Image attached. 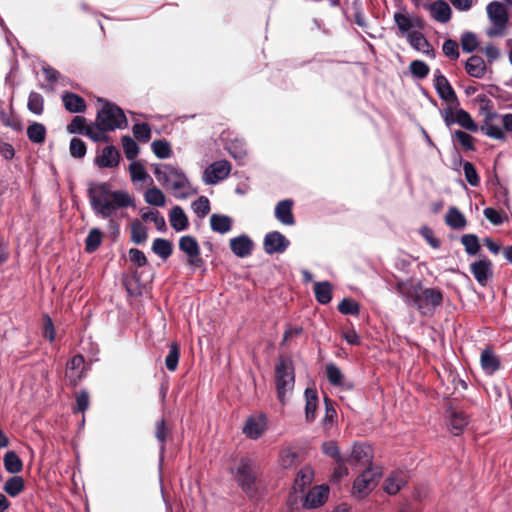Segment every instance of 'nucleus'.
<instances>
[{
	"label": "nucleus",
	"mask_w": 512,
	"mask_h": 512,
	"mask_svg": "<svg viewBox=\"0 0 512 512\" xmlns=\"http://www.w3.org/2000/svg\"><path fill=\"white\" fill-rule=\"evenodd\" d=\"M380 477L378 468H368L356 477L352 486V495L357 499H364L377 485Z\"/></svg>",
	"instance_id": "nucleus-8"
},
{
	"label": "nucleus",
	"mask_w": 512,
	"mask_h": 512,
	"mask_svg": "<svg viewBox=\"0 0 512 512\" xmlns=\"http://www.w3.org/2000/svg\"><path fill=\"white\" fill-rule=\"evenodd\" d=\"M393 18L401 35H405L406 37L413 31L423 28V21L416 16H409L407 14L397 12L394 14Z\"/></svg>",
	"instance_id": "nucleus-15"
},
{
	"label": "nucleus",
	"mask_w": 512,
	"mask_h": 512,
	"mask_svg": "<svg viewBox=\"0 0 512 512\" xmlns=\"http://www.w3.org/2000/svg\"><path fill=\"white\" fill-rule=\"evenodd\" d=\"M27 136L34 143H43L46 138V128L43 124L34 122L28 126Z\"/></svg>",
	"instance_id": "nucleus-39"
},
{
	"label": "nucleus",
	"mask_w": 512,
	"mask_h": 512,
	"mask_svg": "<svg viewBox=\"0 0 512 512\" xmlns=\"http://www.w3.org/2000/svg\"><path fill=\"white\" fill-rule=\"evenodd\" d=\"M288 246L289 241L280 232H270L264 238V250L267 254L283 253Z\"/></svg>",
	"instance_id": "nucleus-17"
},
{
	"label": "nucleus",
	"mask_w": 512,
	"mask_h": 512,
	"mask_svg": "<svg viewBox=\"0 0 512 512\" xmlns=\"http://www.w3.org/2000/svg\"><path fill=\"white\" fill-rule=\"evenodd\" d=\"M129 172L133 182H144L148 179L152 182L144 166L140 162H132L129 166Z\"/></svg>",
	"instance_id": "nucleus-47"
},
{
	"label": "nucleus",
	"mask_w": 512,
	"mask_h": 512,
	"mask_svg": "<svg viewBox=\"0 0 512 512\" xmlns=\"http://www.w3.org/2000/svg\"><path fill=\"white\" fill-rule=\"evenodd\" d=\"M297 454L291 448H283L280 452L279 462L283 468H290L296 463Z\"/></svg>",
	"instance_id": "nucleus-55"
},
{
	"label": "nucleus",
	"mask_w": 512,
	"mask_h": 512,
	"mask_svg": "<svg viewBox=\"0 0 512 512\" xmlns=\"http://www.w3.org/2000/svg\"><path fill=\"white\" fill-rule=\"evenodd\" d=\"M329 487L319 485L313 487L305 496L303 506L307 509H313L322 506L328 499Z\"/></svg>",
	"instance_id": "nucleus-16"
},
{
	"label": "nucleus",
	"mask_w": 512,
	"mask_h": 512,
	"mask_svg": "<svg viewBox=\"0 0 512 512\" xmlns=\"http://www.w3.org/2000/svg\"><path fill=\"white\" fill-rule=\"evenodd\" d=\"M4 466L5 469L12 474L19 473L23 468L21 459L13 451H9L5 454Z\"/></svg>",
	"instance_id": "nucleus-41"
},
{
	"label": "nucleus",
	"mask_w": 512,
	"mask_h": 512,
	"mask_svg": "<svg viewBox=\"0 0 512 512\" xmlns=\"http://www.w3.org/2000/svg\"><path fill=\"white\" fill-rule=\"evenodd\" d=\"M169 221L171 227L178 232L186 230L189 225L188 218L180 206H175L171 209Z\"/></svg>",
	"instance_id": "nucleus-29"
},
{
	"label": "nucleus",
	"mask_w": 512,
	"mask_h": 512,
	"mask_svg": "<svg viewBox=\"0 0 512 512\" xmlns=\"http://www.w3.org/2000/svg\"><path fill=\"white\" fill-rule=\"evenodd\" d=\"M133 134L139 141L147 142L151 138L150 126L147 123L135 124Z\"/></svg>",
	"instance_id": "nucleus-61"
},
{
	"label": "nucleus",
	"mask_w": 512,
	"mask_h": 512,
	"mask_svg": "<svg viewBox=\"0 0 512 512\" xmlns=\"http://www.w3.org/2000/svg\"><path fill=\"white\" fill-rule=\"evenodd\" d=\"M119 160V151L114 146H107L95 158V164L100 168H113L118 166Z\"/></svg>",
	"instance_id": "nucleus-20"
},
{
	"label": "nucleus",
	"mask_w": 512,
	"mask_h": 512,
	"mask_svg": "<svg viewBox=\"0 0 512 512\" xmlns=\"http://www.w3.org/2000/svg\"><path fill=\"white\" fill-rule=\"evenodd\" d=\"M483 214L494 225H500L507 219L506 214H502L491 207L485 208Z\"/></svg>",
	"instance_id": "nucleus-63"
},
{
	"label": "nucleus",
	"mask_w": 512,
	"mask_h": 512,
	"mask_svg": "<svg viewBox=\"0 0 512 512\" xmlns=\"http://www.w3.org/2000/svg\"><path fill=\"white\" fill-rule=\"evenodd\" d=\"M407 40L415 50L425 54H429L431 52L430 44L424 35L420 32V29H417L408 34Z\"/></svg>",
	"instance_id": "nucleus-31"
},
{
	"label": "nucleus",
	"mask_w": 512,
	"mask_h": 512,
	"mask_svg": "<svg viewBox=\"0 0 512 512\" xmlns=\"http://www.w3.org/2000/svg\"><path fill=\"white\" fill-rule=\"evenodd\" d=\"M86 120L82 116H75L67 126V131L71 134L86 132Z\"/></svg>",
	"instance_id": "nucleus-64"
},
{
	"label": "nucleus",
	"mask_w": 512,
	"mask_h": 512,
	"mask_svg": "<svg viewBox=\"0 0 512 512\" xmlns=\"http://www.w3.org/2000/svg\"><path fill=\"white\" fill-rule=\"evenodd\" d=\"M373 450L367 444H355L346 457L347 463L353 469H368L372 466Z\"/></svg>",
	"instance_id": "nucleus-9"
},
{
	"label": "nucleus",
	"mask_w": 512,
	"mask_h": 512,
	"mask_svg": "<svg viewBox=\"0 0 512 512\" xmlns=\"http://www.w3.org/2000/svg\"><path fill=\"white\" fill-rule=\"evenodd\" d=\"M478 46V40L475 34L471 32L464 33L461 37V47L464 52L471 53Z\"/></svg>",
	"instance_id": "nucleus-59"
},
{
	"label": "nucleus",
	"mask_w": 512,
	"mask_h": 512,
	"mask_svg": "<svg viewBox=\"0 0 512 512\" xmlns=\"http://www.w3.org/2000/svg\"><path fill=\"white\" fill-rule=\"evenodd\" d=\"M144 199L148 204L157 207H162L166 203V197L164 193L155 186L146 190L144 193Z\"/></svg>",
	"instance_id": "nucleus-37"
},
{
	"label": "nucleus",
	"mask_w": 512,
	"mask_h": 512,
	"mask_svg": "<svg viewBox=\"0 0 512 512\" xmlns=\"http://www.w3.org/2000/svg\"><path fill=\"white\" fill-rule=\"evenodd\" d=\"M148 238L147 228L138 220L131 224V240L135 244H142Z\"/></svg>",
	"instance_id": "nucleus-42"
},
{
	"label": "nucleus",
	"mask_w": 512,
	"mask_h": 512,
	"mask_svg": "<svg viewBox=\"0 0 512 512\" xmlns=\"http://www.w3.org/2000/svg\"><path fill=\"white\" fill-rule=\"evenodd\" d=\"M461 243L468 255L474 256L480 251L479 239L474 234H465L461 237Z\"/></svg>",
	"instance_id": "nucleus-45"
},
{
	"label": "nucleus",
	"mask_w": 512,
	"mask_h": 512,
	"mask_svg": "<svg viewBox=\"0 0 512 512\" xmlns=\"http://www.w3.org/2000/svg\"><path fill=\"white\" fill-rule=\"evenodd\" d=\"M157 181L172 191L177 199H186L197 191L191 186L185 173L178 167L171 164H159L154 168Z\"/></svg>",
	"instance_id": "nucleus-2"
},
{
	"label": "nucleus",
	"mask_w": 512,
	"mask_h": 512,
	"mask_svg": "<svg viewBox=\"0 0 512 512\" xmlns=\"http://www.w3.org/2000/svg\"><path fill=\"white\" fill-rule=\"evenodd\" d=\"M316 300L321 304H328L332 299V286L329 282H316L314 284Z\"/></svg>",
	"instance_id": "nucleus-34"
},
{
	"label": "nucleus",
	"mask_w": 512,
	"mask_h": 512,
	"mask_svg": "<svg viewBox=\"0 0 512 512\" xmlns=\"http://www.w3.org/2000/svg\"><path fill=\"white\" fill-rule=\"evenodd\" d=\"M267 428V420L264 414L252 415L247 418L243 433L250 439L260 438Z\"/></svg>",
	"instance_id": "nucleus-14"
},
{
	"label": "nucleus",
	"mask_w": 512,
	"mask_h": 512,
	"mask_svg": "<svg viewBox=\"0 0 512 512\" xmlns=\"http://www.w3.org/2000/svg\"><path fill=\"white\" fill-rule=\"evenodd\" d=\"M322 451L326 456L331 457L334 461H340L342 458L346 457L340 453V450L334 441L324 442L322 445Z\"/></svg>",
	"instance_id": "nucleus-60"
},
{
	"label": "nucleus",
	"mask_w": 512,
	"mask_h": 512,
	"mask_svg": "<svg viewBox=\"0 0 512 512\" xmlns=\"http://www.w3.org/2000/svg\"><path fill=\"white\" fill-rule=\"evenodd\" d=\"M305 416L306 420L311 422L315 419V412L317 409L318 396L317 391L313 388H307L305 390Z\"/></svg>",
	"instance_id": "nucleus-33"
},
{
	"label": "nucleus",
	"mask_w": 512,
	"mask_h": 512,
	"mask_svg": "<svg viewBox=\"0 0 512 512\" xmlns=\"http://www.w3.org/2000/svg\"><path fill=\"white\" fill-rule=\"evenodd\" d=\"M24 487V479L20 476H13L6 481L4 490L11 497H16L24 490Z\"/></svg>",
	"instance_id": "nucleus-38"
},
{
	"label": "nucleus",
	"mask_w": 512,
	"mask_h": 512,
	"mask_svg": "<svg viewBox=\"0 0 512 512\" xmlns=\"http://www.w3.org/2000/svg\"><path fill=\"white\" fill-rule=\"evenodd\" d=\"M108 131V129H104L102 125H99V123L96 121L95 123L89 124L86 127L85 135L94 142H108L109 137L106 135V132Z\"/></svg>",
	"instance_id": "nucleus-35"
},
{
	"label": "nucleus",
	"mask_w": 512,
	"mask_h": 512,
	"mask_svg": "<svg viewBox=\"0 0 512 512\" xmlns=\"http://www.w3.org/2000/svg\"><path fill=\"white\" fill-rule=\"evenodd\" d=\"M470 268L475 280L481 286H485L492 277V263L488 259L475 261L471 264Z\"/></svg>",
	"instance_id": "nucleus-18"
},
{
	"label": "nucleus",
	"mask_w": 512,
	"mask_h": 512,
	"mask_svg": "<svg viewBox=\"0 0 512 512\" xmlns=\"http://www.w3.org/2000/svg\"><path fill=\"white\" fill-rule=\"evenodd\" d=\"M179 355L180 353L178 345L176 343H171L169 353L165 359V365L168 370H176L179 362Z\"/></svg>",
	"instance_id": "nucleus-51"
},
{
	"label": "nucleus",
	"mask_w": 512,
	"mask_h": 512,
	"mask_svg": "<svg viewBox=\"0 0 512 512\" xmlns=\"http://www.w3.org/2000/svg\"><path fill=\"white\" fill-rule=\"evenodd\" d=\"M488 19L491 23L486 31L489 37L503 36L506 33L508 12L504 5L498 1L490 2L486 7Z\"/></svg>",
	"instance_id": "nucleus-6"
},
{
	"label": "nucleus",
	"mask_w": 512,
	"mask_h": 512,
	"mask_svg": "<svg viewBox=\"0 0 512 512\" xmlns=\"http://www.w3.org/2000/svg\"><path fill=\"white\" fill-rule=\"evenodd\" d=\"M28 109L30 112L40 115L43 112L44 108V99L37 92H31L28 98Z\"/></svg>",
	"instance_id": "nucleus-49"
},
{
	"label": "nucleus",
	"mask_w": 512,
	"mask_h": 512,
	"mask_svg": "<svg viewBox=\"0 0 512 512\" xmlns=\"http://www.w3.org/2000/svg\"><path fill=\"white\" fill-rule=\"evenodd\" d=\"M87 192L94 213L110 222L119 209L133 205V199L128 192L112 190L107 183H90Z\"/></svg>",
	"instance_id": "nucleus-1"
},
{
	"label": "nucleus",
	"mask_w": 512,
	"mask_h": 512,
	"mask_svg": "<svg viewBox=\"0 0 512 512\" xmlns=\"http://www.w3.org/2000/svg\"><path fill=\"white\" fill-rule=\"evenodd\" d=\"M292 201L283 200L280 201L275 207V217L284 225H293L294 217L292 214Z\"/></svg>",
	"instance_id": "nucleus-27"
},
{
	"label": "nucleus",
	"mask_w": 512,
	"mask_h": 512,
	"mask_svg": "<svg viewBox=\"0 0 512 512\" xmlns=\"http://www.w3.org/2000/svg\"><path fill=\"white\" fill-rule=\"evenodd\" d=\"M445 123L449 126L453 123L459 124L462 128L470 131L477 132L479 127L472 119L471 115L464 109L458 108L446 113Z\"/></svg>",
	"instance_id": "nucleus-13"
},
{
	"label": "nucleus",
	"mask_w": 512,
	"mask_h": 512,
	"mask_svg": "<svg viewBox=\"0 0 512 512\" xmlns=\"http://www.w3.org/2000/svg\"><path fill=\"white\" fill-rule=\"evenodd\" d=\"M468 424L467 417L462 412H453L450 417V425L455 431V434L460 433L463 428Z\"/></svg>",
	"instance_id": "nucleus-54"
},
{
	"label": "nucleus",
	"mask_w": 512,
	"mask_h": 512,
	"mask_svg": "<svg viewBox=\"0 0 512 512\" xmlns=\"http://www.w3.org/2000/svg\"><path fill=\"white\" fill-rule=\"evenodd\" d=\"M398 292L407 299H412L414 305L422 314L431 313L442 303V293L434 288L422 289L418 285L399 282Z\"/></svg>",
	"instance_id": "nucleus-3"
},
{
	"label": "nucleus",
	"mask_w": 512,
	"mask_h": 512,
	"mask_svg": "<svg viewBox=\"0 0 512 512\" xmlns=\"http://www.w3.org/2000/svg\"><path fill=\"white\" fill-rule=\"evenodd\" d=\"M191 208L199 218H204L210 212V202L206 196H200L197 200L192 202Z\"/></svg>",
	"instance_id": "nucleus-48"
},
{
	"label": "nucleus",
	"mask_w": 512,
	"mask_h": 512,
	"mask_svg": "<svg viewBox=\"0 0 512 512\" xmlns=\"http://www.w3.org/2000/svg\"><path fill=\"white\" fill-rule=\"evenodd\" d=\"M445 223L453 230H463L467 225V220L459 209L453 206L445 215Z\"/></svg>",
	"instance_id": "nucleus-28"
},
{
	"label": "nucleus",
	"mask_w": 512,
	"mask_h": 512,
	"mask_svg": "<svg viewBox=\"0 0 512 512\" xmlns=\"http://www.w3.org/2000/svg\"><path fill=\"white\" fill-rule=\"evenodd\" d=\"M152 250L159 257L166 259L172 253V244L166 239L157 238L152 244Z\"/></svg>",
	"instance_id": "nucleus-44"
},
{
	"label": "nucleus",
	"mask_w": 512,
	"mask_h": 512,
	"mask_svg": "<svg viewBox=\"0 0 512 512\" xmlns=\"http://www.w3.org/2000/svg\"><path fill=\"white\" fill-rule=\"evenodd\" d=\"M84 358L75 355L66 366V377L72 385H76L84 376Z\"/></svg>",
	"instance_id": "nucleus-19"
},
{
	"label": "nucleus",
	"mask_w": 512,
	"mask_h": 512,
	"mask_svg": "<svg viewBox=\"0 0 512 512\" xmlns=\"http://www.w3.org/2000/svg\"><path fill=\"white\" fill-rule=\"evenodd\" d=\"M463 171H464V175H465L467 182L471 186L475 187V186L479 185L480 179H479L478 173H477L474 165L471 162L466 161L463 163Z\"/></svg>",
	"instance_id": "nucleus-56"
},
{
	"label": "nucleus",
	"mask_w": 512,
	"mask_h": 512,
	"mask_svg": "<svg viewBox=\"0 0 512 512\" xmlns=\"http://www.w3.org/2000/svg\"><path fill=\"white\" fill-rule=\"evenodd\" d=\"M481 366L486 373L492 374L498 369L499 361L493 353L485 350L481 354Z\"/></svg>",
	"instance_id": "nucleus-43"
},
{
	"label": "nucleus",
	"mask_w": 512,
	"mask_h": 512,
	"mask_svg": "<svg viewBox=\"0 0 512 512\" xmlns=\"http://www.w3.org/2000/svg\"><path fill=\"white\" fill-rule=\"evenodd\" d=\"M230 248L236 256L243 258L251 253L253 242L248 236L241 235L230 240Z\"/></svg>",
	"instance_id": "nucleus-24"
},
{
	"label": "nucleus",
	"mask_w": 512,
	"mask_h": 512,
	"mask_svg": "<svg viewBox=\"0 0 512 512\" xmlns=\"http://www.w3.org/2000/svg\"><path fill=\"white\" fill-rule=\"evenodd\" d=\"M410 71L417 78H425L429 73V67L423 61L414 60L410 63Z\"/></svg>",
	"instance_id": "nucleus-62"
},
{
	"label": "nucleus",
	"mask_w": 512,
	"mask_h": 512,
	"mask_svg": "<svg viewBox=\"0 0 512 512\" xmlns=\"http://www.w3.org/2000/svg\"><path fill=\"white\" fill-rule=\"evenodd\" d=\"M151 149L159 159H167L172 156V148L166 140H155L151 143Z\"/></svg>",
	"instance_id": "nucleus-40"
},
{
	"label": "nucleus",
	"mask_w": 512,
	"mask_h": 512,
	"mask_svg": "<svg viewBox=\"0 0 512 512\" xmlns=\"http://www.w3.org/2000/svg\"><path fill=\"white\" fill-rule=\"evenodd\" d=\"M179 249L187 255L188 264L190 266L200 267L202 265L200 247L194 237L189 235L182 236L179 239Z\"/></svg>",
	"instance_id": "nucleus-12"
},
{
	"label": "nucleus",
	"mask_w": 512,
	"mask_h": 512,
	"mask_svg": "<svg viewBox=\"0 0 512 512\" xmlns=\"http://www.w3.org/2000/svg\"><path fill=\"white\" fill-rule=\"evenodd\" d=\"M434 85L439 96L446 102H455L457 97L449 84L447 78L442 75L439 71H436L434 78Z\"/></svg>",
	"instance_id": "nucleus-22"
},
{
	"label": "nucleus",
	"mask_w": 512,
	"mask_h": 512,
	"mask_svg": "<svg viewBox=\"0 0 512 512\" xmlns=\"http://www.w3.org/2000/svg\"><path fill=\"white\" fill-rule=\"evenodd\" d=\"M313 478H314V471L311 467H304L302 468L296 479H295V483H294V490L295 491H303L304 488L308 485L311 484V482L313 481Z\"/></svg>",
	"instance_id": "nucleus-36"
},
{
	"label": "nucleus",
	"mask_w": 512,
	"mask_h": 512,
	"mask_svg": "<svg viewBox=\"0 0 512 512\" xmlns=\"http://www.w3.org/2000/svg\"><path fill=\"white\" fill-rule=\"evenodd\" d=\"M231 171V164L226 160L215 161L203 172L202 180L207 185H215L226 179Z\"/></svg>",
	"instance_id": "nucleus-10"
},
{
	"label": "nucleus",
	"mask_w": 512,
	"mask_h": 512,
	"mask_svg": "<svg viewBox=\"0 0 512 512\" xmlns=\"http://www.w3.org/2000/svg\"><path fill=\"white\" fill-rule=\"evenodd\" d=\"M326 375L329 382L336 387L344 390L353 388V383L347 380L342 371L333 363L326 365Z\"/></svg>",
	"instance_id": "nucleus-23"
},
{
	"label": "nucleus",
	"mask_w": 512,
	"mask_h": 512,
	"mask_svg": "<svg viewBox=\"0 0 512 512\" xmlns=\"http://www.w3.org/2000/svg\"><path fill=\"white\" fill-rule=\"evenodd\" d=\"M407 476L403 471L392 472L385 480L384 490L394 495L400 491V489L406 484Z\"/></svg>",
	"instance_id": "nucleus-25"
},
{
	"label": "nucleus",
	"mask_w": 512,
	"mask_h": 512,
	"mask_svg": "<svg viewBox=\"0 0 512 512\" xmlns=\"http://www.w3.org/2000/svg\"><path fill=\"white\" fill-rule=\"evenodd\" d=\"M122 146L127 159L133 160L136 158L139 153V147L130 136L122 137Z\"/></svg>",
	"instance_id": "nucleus-50"
},
{
	"label": "nucleus",
	"mask_w": 512,
	"mask_h": 512,
	"mask_svg": "<svg viewBox=\"0 0 512 512\" xmlns=\"http://www.w3.org/2000/svg\"><path fill=\"white\" fill-rule=\"evenodd\" d=\"M335 462H336V466L334 467V470H333V473L331 476V480L333 482H338L342 478L349 475V469H348L349 465L347 463L346 457L342 458L340 461H335Z\"/></svg>",
	"instance_id": "nucleus-52"
},
{
	"label": "nucleus",
	"mask_w": 512,
	"mask_h": 512,
	"mask_svg": "<svg viewBox=\"0 0 512 512\" xmlns=\"http://www.w3.org/2000/svg\"><path fill=\"white\" fill-rule=\"evenodd\" d=\"M86 145L79 138H72L69 145V152L74 158H83L86 155Z\"/></svg>",
	"instance_id": "nucleus-53"
},
{
	"label": "nucleus",
	"mask_w": 512,
	"mask_h": 512,
	"mask_svg": "<svg viewBox=\"0 0 512 512\" xmlns=\"http://www.w3.org/2000/svg\"><path fill=\"white\" fill-rule=\"evenodd\" d=\"M96 119L99 125L110 131L125 128L127 125V119L123 111L108 102L103 103L102 108L98 110Z\"/></svg>",
	"instance_id": "nucleus-7"
},
{
	"label": "nucleus",
	"mask_w": 512,
	"mask_h": 512,
	"mask_svg": "<svg viewBox=\"0 0 512 512\" xmlns=\"http://www.w3.org/2000/svg\"><path fill=\"white\" fill-rule=\"evenodd\" d=\"M62 101L65 109L70 113H81L86 109L85 100L75 93H63Z\"/></svg>",
	"instance_id": "nucleus-26"
},
{
	"label": "nucleus",
	"mask_w": 512,
	"mask_h": 512,
	"mask_svg": "<svg viewBox=\"0 0 512 512\" xmlns=\"http://www.w3.org/2000/svg\"><path fill=\"white\" fill-rule=\"evenodd\" d=\"M235 477L249 497H254L256 495L257 489L255 486V475L252 471L251 465L247 461L239 463L235 471Z\"/></svg>",
	"instance_id": "nucleus-11"
},
{
	"label": "nucleus",
	"mask_w": 512,
	"mask_h": 512,
	"mask_svg": "<svg viewBox=\"0 0 512 512\" xmlns=\"http://www.w3.org/2000/svg\"><path fill=\"white\" fill-rule=\"evenodd\" d=\"M210 227L214 232L226 234L231 230L232 219L223 214H212L210 216Z\"/></svg>",
	"instance_id": "nucleus-30"
},
{
	"label": "nucleus",
	"mask_w": 512,
	"mask_h": 512,
	"mask_svg": "<svg viewBox=\"0 0 512 512\" xmlns=\"http://www.w3.org/2000/svg\"><path fill=\"white\" fill-rule=\"evenodd\" d=\"M481 104L480 113L483 116V124L481 125V131L488 137L500 141H505L507 135L504 130L496 122L500 120L502 114H498L493 110V106L489 99L485 95L478 96Z\"/></svg>",
	"instance_id": "nucleus-4"
},
{
	"label": "nucleus",
	"mask_w": 512,
	"mask_h": 512,
	"mask_svg": "<svg viewBox=\"0 0 512 512\" xmlns=\"http://www.w3.org/2000/svg\"><path fill=\"white\" fill-rule=\"evenodd\" d=\"M142 218L145 221H152L159 231H164L166 229V221L157 210L143 213Z\"/></svg>",
	"instance_id": "nucleus-57"
},
{
	"label": "nucleus",
	"mask_w": 512,
	"mask_h": 512,
	"mask_svg": "<svg viewBox=\"0 0 512 512\" xmlns=\"http://www.w3.org/2000/svg\"><path fill=\"white\" fill-rule=\"evenodd\" d=\"M431 17L440 23H447L451 19L452 10L444 0H436L428 5Z\"/></svg>",
	"instance_id": "nucleus-21"
},
{
	"label": "nucleus",
	"mask_w": 512,
	"mask_h": 512,
	"mask_svg": "<svg viewBox=\"0 0 512 512\" xmlns=\"http://www.w3.org/2000/svg\"><path fill=\"white\" fill-rule=\"evenodd\" d=\"M467 73L475 78H482L486 73V64L479 56H471L466 62Z\"/></svg>",
	"instance_id": "nucleus-32"
},
{
	"label": "nucleus",
	"mask_w": 512,
	"mask_h": 512,
	"mask_svg": "<svg viewBox=\"0 0 512 512\" xmlns=\"http://www.w3.org/2000/svg\"><path fill=\"white\" fill-rule=\"evenodd\" d=\"M103 234L98 228H93L89 231V234L85 240V249L87 252H94L102 242Z\"/></svg>",
	"instance_id": "nucleus-46"
},
{
	"label": "nucleus",
	"mask_w": 512,
	"mask_h": 512,
	"mask_svg": "<svg viewBox=\"0 0 512 512\" xmlns=\"http://www.w3.org/2000/svg\"><path fill=\"white\" fill-rule=\"evenodd\" d=\"M338 310L345 315H357L360 311L359 304L352 299H343L339 305Z\"/></svg>",
	"instance_id": "nucleus-58"
},
{
	"label": "nucleus",
	"mask_w": 512,
	"mask_h": 512,
	"mask_svg": "<svg viewBox=\"0 0 512 512\" xmlns=\"http://www.w3.org/2000/svg\"><path fill=\"white\" fill-rule=\"evenodd\" d=\"M275 374L278 398L284 404L286 396L292 392L295 383L292 361L288 358H280L276 365Z\"/></svg>",
	"instance_id": "nucleus-5"
}]
</instances>
